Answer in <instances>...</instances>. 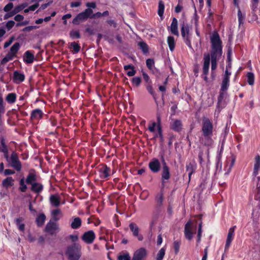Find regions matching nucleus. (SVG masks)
I'll return each instance as SVG.
<instances>
[{"label":"nucleus","mask_w":260,"mask_h":260,"mask_svg":"<svg viewBox=\"0 0 260 260\" xmlns=\"http://www.w3.org/2000/svg\"><path fill=\"white\" fill-rule=\"evenodd\" d=\"M212 44L211 54L205 53L203 57V78L207 81V75L209 72L210 56L211 58V70H215L217 68V61L219 59L222 54L221 41L219 35L214 32L211 37Z\"/></svg>","instance_id":"1"},{"label":"nucleus","mask_w":260,"mask_h":260,"mask_svg":"<svg viewBox=\"0 0 260 260\" xmlns=\"http://www.w3.org/2000/svg\"><path fill=\"white\" fill-rule=\"evenodd\" d=\"M213 129L212 121L207 117H203L202 127L203 136L200 139L201 143L205 145H210L212 143L211 137L213 135Z\"/></svg>","instance_id":"2"},{"label":"nucleus","mask_w":260,"mask_h":260,"mask_svg":"<svg viewBox=\"0 0 260 260\" xmlns=\"http://www.w3.org/2000/svg\"><path fill=\"white\" fill-rule=\"evenodd\" d=\"M81 246L76 243L68 246L66 254L69 260H78L81 256Z\"/></svg>","instance_id":"3"},{"label":"nucleus","mask_w":260,"mask_h":260,"mask_svg":"<svg viewBox=\"0 0 260 260\" xmlns=\"http://www.w3.org/2000/svg\"><path fill=\"white\" fill-rule=\"evenodd\" d=\"M93 13L91 9L87 8L83 12L77 14V15L73 19L72 23L74 24L78 25L81 22L84 21L88 18L90 19V16Z\"/></svg>","instance_id":"4"},{"label":"nucleus","mask_w":260,"mask_h":260,"mask_svg":"<svg viewBox=\"0 0 260 260\" xmlns=\"http://www.w3.org/2000/svg\"><path fill=\"white\" fill-rule=\"evenodd\" d=\"M197 224L193 223L191 220H189L185 225L184 235L185 238L191 240L192 239L193 235L196 233Z\"/></svg>","instance_id":"5"},{"label":"nucleus","mask_w":260,"mask_h":260,"mask_svg":"<svg viewBox=\"0 0 260 260\" xmlns=\"http://www.w3.org/2000/svg\"><path fill=\"white\" fill-rule=\"evenodd\" d=\"M181 33L186 44L191 48V42L189 39V26L185 21H183L181 24Z\"/></svg>","instance_id":"6"},{"label":"nucleus","mask_w":260,"mask_h":260,"mask_svg":"<svg viewBox=\"0 0 260 260\" xmlns=\"http://www.w3.org/2000/svg\"><path fill=\"white\" fill-rule=\"evenodd\" d=\"M10 165L15 169L17 171L19 172L21 170L22 165L20 161L17 154L13 151L11 155L10 161Z\"/></svg>","instance_id":"7"},{"label":"nucleus","mask_w":260,"mask_h":260,"mask_svg":"<svg viewBox=\"0 0 260 260\" xmlns=\"http://www.w3.org/2000/svg\"><path fill=\"white\" fill-rule=\"evenodd\" d=\"M161 162L162 164V169L161 172L162 183H165L164 180H168L170 178V169L167 165V163L163 157L161 158Z\"/></svg>","instance_id":"8"},{"label":"nucleus","mask_w":260,"mask_h":260,"mask_svg":"<svg viewBox=\"0 0 260 260\" xmlns=\"http://www.w3.org/2000/svg\"><path fill=\"white\" fill-rule=\"evenodd\" d=\"M95 238V234L92 230L85 232L81 237L82 240L86 244L92 243Z\"/></svg>","instance_id":"9"},{"label":"nucleus","mask_w":260,"mask_h":260,"mask_svg":"<svg viewBox=\"0 0 260 260\" xmlns=\"http://www.w3.org/2000/svg\"><path fill=\"white\" fill-rule=\"evenodd\" d=\"M99 172L101 179H106L111 175V169L106 165L103 164L99 169Z\"/></svg>","instance_id":"10"},{"label":"nucleus","mask_w":260,"mask_h":260,"mask_svg":"<svg viewBox=\"0 0 260 260\" xmlns=\"http://www.w3.org/2000/svg\"><path fill=\"white\" fill-rule=\"evenodd\" d=\"M149 167L153 173H157L160 169V163L158 159L153 158L149 163Z\"/></svg>","instance_id":"11"},{"label":"nucleus","mask_w":260,"mask_h":260,"mask_svg":"<svg viewBox=\"0 0 260 260\" xmlns=\"http://www.w3.org/2000/svg\"><path fill=\"white\" fill-rule=\"evenodd\" d=\"M146 249L144 248H140L135 252L133 260H143L146 257Z\"/></svg>","instance_id":"12"},{"label":"nucleus","mask_w":260,"mask_h":260,"mask_svg":"<svg viewBox=\"0 0 260 260\" xmlns=\"http://www.w3.org/2000/svg\"><path fill=\"white\" fill-rule=\"evenodd\" d=\"M23 59L27 64L32 63L35 60L34 51L27 50L24 53Z\"/></svg>","instance_id":"13"},{"label":"nucleus","mask_w":260,"mask_h":260,"mask_svg":"<svg viewBox=\"0 0 260 260\" xmlns=\"http://www.w3.org/2000/svg\"><path fill=\"white\" fill-rule=\"evenodd\" d=\"M44 113L40 109L33 110L30 113V120H40L43 118Z\"/></svg>","instance_id":"14"},{"label":"nucleus","mask_w":260,"mask_h":260,"mask_svg":"<svg viewBox=\"0 0 260 260\" xmlns=\"http://www.w3.org/2000/svg\"><path fill=\"white\" fill-rule=\"evenodd\" d=\"M236 226L232 227L230 229L229 231V233L228 234V237L226 241V243L225 245V250H227L230 246L231 243L233 240L234 235V231L235 228Z\"/></svg>","instance_id":"15"},{"label":"nucleus","mask_w":260,"mask_h":260,"mask_svg":"<svg viewBox=\"0 0 260 260\" xmlns=\"http://www.w3.org/2000/svg\"><path fill=\"white\" fill-rule=\"evenodd\" d=\"M13 81L16 84H19L25 80V75L23 73L15 71L13 73Z\"/></svg>","instance_id":"16"},{"label":"nucleus","mask_w":260,"mask_h":260,"mask_svg":"<svg viewBox=\"0 0 260 260\" xmlns=\"http://www.w3.org/2000/svg\"><path fill=\"white\" fill-rule=\"evenodd\" d=\"M50 204L54 207H58L60 205V197L57 194L50 196L49 198Z\"/></svg>","instance_id":"17"},{"label":"nucleus","mask_w":260,"mask_h":260,"mask_svg":"<svg viewBox=\"0 0 260 260\" xmlns=\"http://www.w3.org/2000/svg\"><path fill=\"white\" fill-rule=\"evenodd\" d=\"M72 221L71 223V228L76 230L79 229L82 225V220L79 217H73Z\"/></svg>","instance_id":"18"},{"label":"nucleus","mask_w":260,"mask_h":260,"mask_svg":"<svg viewBox=\"0 0 260 260\" xmlns=\"http://www.w3.org/2000/svg\"><path fill=\"white\" fill-rule=\"evenodd\" d=\"M44 186L42 184L35 182L31 185L30 190L34 193L39 194L43 190Z\"/></svg>","instance_id":"19"},{"label":"nucleus","mask_w":260,"mask_h":260,"mask_svg":"<svg viewBox=\"0 0 260 260\" xmlns=\"http://www.w3.org/2000/svg\"><path fill=\"white\" fill-rule=\"evenodd\" d=\"M37 180V175L35 171L33 170L32 172H29L25 179V182L28 185H31L32 184L36 182Z\"/></svg>","instance_id":"20"},{"label":"nucleus","mask_w":260,"mask_h":260,"mask_svg":"<svg viewBox=\"0 0 260 260\" xmlns=\"http://www.w3.org/2000/svg\"><path fill=\"white\" fill-rule=\"evenodd\" d=\"M131 231L133 232V235L137 237L139 241L143 240V237L142 235L139 234V229L136 224L131 223Z\"/></svg>","instance_id":"21"},{"label":"nucleus","mask_w":260,"mask_h":260,"mask_svg":"<svg viewBox=\"0 0 260 260\" xmlns=\"http://www.w3.org/2000/svg\"><path fill=\"white\" fill-rule=\"evenodd\" d=\"M58 227L56 223L51 222V221L48 223L45 228V231L49 234L52 235L54 231L57 229Z\"/></svg>","instance_id":"22"},{"label":"nucleus","mask_w":260,"mask_h":260,"mask_svg":"<svg viewBox=\"0 0 260 260\" xmlns=\"http://www.w3.org/2000/svg\"><path fill=\"white\" fill-rule=\"evenodd\" d=\"M170 30L171 32L176 36H179V32L178 30V21L176 18H173L172 22L170 26Z\"/></svg>","instance_id":"23"},{"label":"nucleus","mask_w":260,"mask_h":260,"mask_svg":"<svg viewBox=\"0 0 260 260\" xmlns=\"http://www.w3.org/2000/svg\"><path fill=\"white\" fill-rule=\"evenodd\" d=\"M260 168V156L257 155L255 158L253 174L254 176H257Z\"/></svg>","instance_id":"24"},{"label":"nucleus","mask_w":260,"mask_h":260,"mask_svg":"<svg viewBox=\"0 0 260 260\" xmlns=\"http://www.w3.org/2000/svg\"><path fill=\"white\" fill-rule=\"evenodd\" d=\"M24 218L22 217L17 218L15 220V223L16 226L18 227V230L21 232H23L25 230V224L22 223Z\"/></svg>","instance_id":"25"},{"label":"nucleus","mask_w":260,"mask_h":260,"mask_svg":"<svg viewBox=\"0 0 260 260\" xmlns=\"http://www.w3.org/2000/svg\"><path fill=\"white\" fill-rule=\"evenodd\" d=\"M235 6H236L238 8V21L239 23V25H241V24L243 23L244 20L245 19V15H243L240 9H239V7L238 6V3L237 2V0H233Z\"/></svg>","instance_id":"26"},{"label":"nucleus","mask_w":260,"mask_h":260,"mask_svg":"<svg viewBox=\"0 0 260 260\" xmlns=\"http://www.w3.org/2000/svg\"><path fill=\"white\" fill-rule=\"evenodd\" d=\"M46 220V216L44 213L39 215L36 219L37 225L39 227L42 226L45 223Z\"/></svg>","instance_id":"27"},{"label":"nucleus","mask_w":260,"mask_h":260,"mask_svg":"<svg viewBox=\"0 0 260 260\" xmlns=\"http://www.w3.org/2000/svg\"><path fill=\"white\" fill-rule=\"evenodd\" d=\"M14 180L12 177H8L2 182V184L4 187L8 188L14 185Z\"/></svg>","instance_id":"28"},{"label":"nucleus","mask_w":260,"mask_h":260,"mask_svg":"<svg viewBox=\"0 0 260 260\" xmlns=\"http://www.w3.org/2000/svg\"><path fill=\"white\" fill-rule=\"evenodd\" d=\"M171 128L175 131L179 132L182 128V123L180 120H175L171 124Z\"/></svg>","instance_id":"29"},{"label":"nucleus","mask_w":260,"mask_h":260,"mask_svg":"<svg viewBox=\"0 0 260 260\" xmlns=\"http://www.w3.org/2000/svg\"><path fill=\"white\" fill-rule=\"evenodd\" d=\"M16 94L15 93H9L6 97V100L9 104H13L16 101Z\"/></svg>","instance_id":"30"},{"label":"nucleus","mask_w":260,"mask_h":260,"mask_svg":"<svg viewBox=\"0 0 260 260\" xmlns=\"http://www.w3.org/2000/svg\"><path fill=\"white\" fill-rule=\"evenodd\" d=\"M8 150V146L6 143V140L4 136L0 137V152Z\"/></svg>","instance_id":"31"},{"label":"nucleus","mask_w":260,"mask_h":260,"mask_svg":"<svg viewBox=\"0 0 260 260\" xmlns=\"http://www.w3.org/2000/svg\"><path fill=\"white\" fill-rule=\"evenodd\" d=\"M69 48L73 49V53H77L80 51L81 47L78 43L73 42L70 44Z\"/></svg>","instance_id":"32"},{"label":"nucleus","mask_w":260,"mask_h":260,"mask_svg":"<svg viewBox=\"0 0 260 260\" xmlns=\"http://www.w3.org/2000/svg\"><path fill=\"white\" fill-rule=\"evenodd\" d=\"M235 161V159L234 158H232L231 162H230V160L226 161V166L225 170V172L224 173L225 175H228L230 173L231 169L234 164Z\"/></svg>","instance_id":"33"},{"label":"nucleus","mask_w":260,"mask_h":260,"mask_svg":"<svg viewBox=\"0 0 260 260\" xmlns=\"http://www.w3.org/2000/svg\"><path fill=\"white\" fill-rule=\"evenodd\" d=\"M20 49V44L18 42L15 43L13 46L11 47L10 50L9 52L11 54L16 56V53L18 52Z\"/></svg>","instance_id":"34"},{"label":"nucleus","mask_w":260,"mask_h":260,"mask_svg":"<svg viewBox=\"0 0 260 260\" xmlns=\"http://www.w3.org/2000/svg\"><path fill=\"white\" fill-rule=\"evenodd\" d=\"M6 111L5 103L4 99L2 95H0V125L2 123L1 121L2 116L1 114L4 113Z\"/></svg>","instance_id":"35"},{"label":"nucleus","mask_w":260,"mask_h":260,"mask_svg":"<svg viewBox=\"0 0 260 260\" xmlns=\"http://www.w3.org/2000/svg\"><path fill=\"white\" fill-rule=\"evenodd\" d=\"M169 49L171 51H173L175 46V39L172 36H169L167 39Z\"/></svg>","instance_id":"36"},{"label":"nucleus","mask_w":260,"mask_h":260,"mask_svg":"<svg viewBox=\"0 0 260 260\" xmlns=\"http://www.w3.org/2000/svg\"><path fill=\"white\" fill-rule=\"evenodd\" d=\"M117 260H130V256L127 252L121 251L117 256Z\"/></svg>","instance_id":"37"},{"label":"nucleus","mask_w":260,"mask_h":260,"mask_svg":"<svg viewBox=\"0 0 260 260\" xmlns=\"http://www.w3.org/2000/svg\"><path fill=\"white\" fill-rule=\"evenodd\" d=\"M14 55L8 52L5 57H4L1 60V64H5L8 61L12 60L14 57Z\"/></svg>","instance_id":"38"},{"label":"nucleus","mask_w":260,"mask_h":260,"mask_svg":"<svg viewBox=\"0 0 260 260\" xmlns=\"http://www.w3.org/2000/svg\"><path fill=\"white\" fill-rule=\"evenodd\" d=\"M70 37L72 39L81 38V35L79 30H72L69 34Z\"/></svg>","instance_id":"39"},{"label":"nucleus","mask_w":260,"mask_h":260,"mask_svg":"<svg viewBox=\"0 0 260 260\" xmlns=\"http://www.w3.org/2000/svg\"><path fill=\"white\" fill-rule=\"evenodd\" d=\"M19 184H20V187H19V189L20 190V191H21L22 192H25L27 190V187L25 183V181H24V178H22L20 179V180L19 181Z\"/></svg>","instance_id":"40"},{"label":"nucleus","mask_w":260,"mask_h":260,"mask_svg":"<svg viewBox=\"0 0 260 260\" xmlns=\"http://www.w3.org/2000/svg\"><path fill=\"white\" fill-rule=\"evenodd\" d=\"M138 45L144 53H146L148 52V46L144 42H140Z\"/></svg>","instance_id":"41"},{"label":"nucleus","mask_w":260,"mask_h":260,"mask_svg":"<svg viewBox=\"0 0 260 260\" xmlns=\"http://www.w3.org/2000/svg\"><path fill=\"white\" fill-rule=\"evenodd\" d=\"M165 9V5L162 1H160L158 4V14L160 17L162 16Z\"/></svg>","instance_id":"42"},{"label":"nucleus","mask_w":260,"mask_h":260,"mask_svg":"<svg viewBox=\"0 0 260 260\" xmlns=\"http://www.w3.org/2000/svg\"><path fill=\"white\" fill-rule=\"evenodd\" d=\"M247 82L250 85H252L254 81V76L253 73L249 72L247 74Z\"/></svg>","instance_id":"43"},{"label":"nucleus","mask_w":260,"mask_h":260,"mask_svg":"<svg viewBox=\"0 0 260 260\" xmlns=\"http://www.w3.org/2000/svg\"><path fill=\"white\" fill-rule=\"evenodd\" d=\"M61 213V211L59 209H56L52 211L51 215L55 221H57L59 218L57 216L58 214Z\"/></svg>","instance_id":"44"},{"label":"nucleus","mask_w":260,"mask_h":260,"mask_svg":"<svg viewBox=\"0 0 260 260\" xmlns=\"http://www.w3.org/2000/svg\"><path fill=\"white\" fill-rule=\"evenodd\" d=\"M253 243L255 245L260 247V234L259 233L254 234Z\"/></svg>","instance_id":"45"},{"label":"nucleus","mask_w":260,"mask_h":260,"mask_svg":"<svg viewBox=\"0 0 260 260\" xmlns=\"http://www.w3.org/2000/svg\"><path fill=\"white\" fill-rule=\"evenodd\" d=\"M165 254V249L161 248L157 254L156 260H162Z\"/></svg>","instance_id":"46"},{"label":"nucleus","mask_w":260,"mask_h":260,"mask_svg":"<svg viewBox=\"0 0 260 260\" xmlns=\"http://www.w3.org/2000/svg\"><path fill=\"white\" fill-rule=\"evenodd\" d=\"M27 3H23L21 5L16 7L14 9V11H15V12H16V14H17V13H19V12H20L23 9H24L27 6Z\"/></svg>","instance_id":"47"},{"label":"nucleus","mask_w":260,"mask_h":260,"mask_svg":"<svg viewBox=\"0 0 260 260\" xmlns=\"http://www.w3.org/2000/svg\"><path fill=\"white\" fill-rule=\"evenodd\" d=\"M228 68H231L230 64H229L228 66H226V70L225 71L224 75L223 77V80H225L229 82L230 81V76L231 75V73L229 72L228 70Z\"/></svg>","instance_id":"48"},{"label":"nucleus","mask_w":260,"mask_h":260,"mask_svg":"<svg viewBox=\"0 0 260 260\" xmlns=\"http://www.w3.org/2000/svg\"><path fill=\"white\" fill-rule=\"evenodd\" d=\"M258 182L257 184V191L255 195L256 200L260 201V177H258Z\"/></svg>","instance_id":"49"},{"label":"nucleus","mask_w":260,"mask_h":260,"mask_svg":"<svg viewBox=\"0 0 260 260\" xmlns=\"http://www.w3.org/2000/svg\"><path fill=\"white\" fill-rule=\"evenodd\" d=\"M174 248L175 249V253L177 254L179 251L180 246V241H175L173 243Z\"/></svg>","instance_id":"50"},{"label":"nucleus","mask_w":260,"mask_h":260,"mask_svg":"<svg viewBox=\"0 0 260 260\" xmlns=\"http://www.w3.org/2000/svg\"><path fill=\"white\" fill-rule=\"evenodd\" d=\"M53 1H50V2H48L47 3L43 4H42L40 7L39 8V9L37 10V12H40L42 10H43L45 9H46L50 5H51Z\"/></svg>","instance_id":"51"},{"label":"nucleus","mask_w":260,"mask_h":260,"mask_svg":"<svg viewBox=\"0 0 260 260\" xmlns=\"http://www.w3.org/2000/svg\"><path fill=\"white\" fill-rule=\"evenodd\" d=\"M202 222H201L199 225V229H198V240H197L198 243H199L200 241H201V235H202Z\"/></svg>","instance_id":"52"},{"label":"nucleus","mask_w":260,"mask_h":260,"mask_svg":"<svg viewBox=\"0 0 260 260\" xmlns=\"http://www.w3.org/2000/svg\"><path fill=\"white\" fill-rule=\"evenodd\" d=\"M39 28V26L36 25L28 26L22 29L23 31H30L34 29H36Z\"/></svg>","instance_id":"53"},{"label":"nucleus","mask_w":260,"mask_h":260,"mask_svg":"<svg viewBox=\"0 0 260 260\" xmlns=\"http://www.w3.org/2000/svg\"><path fill=\"white\" fill-rule=\"evenodd\" d=\"M229 86V82L222 80L221 86V90L224 91L228 89Z\"/></svg>","instance_id":"54"},{"label":"nucleus","mask_w":260,"mask_h":260,"mask_svg":"<svg viewBox=\"0 0 260 260\" xmlns=\"http://www.w3.org/2000/svg\"><path fill=\"white\" fill-rule=\"evenodd\" d=\"M13 4L12 3H9L6 5L4 8V11L6 12L10 11L13 8Z\"/></svg>","instance_id":"55"},{"label":"nucleus","mask_w":260,"mask_h":260,"mask_svg":"<svg viewBox=\"0 0 260 260\" xmlns=\"http://www.w3.org/2000/svg\"><path fill=\"white\" fill-rule=\"evenodd\" d=\"M15 22L13 20L8 21L6 25V28L8 30H10L14 26Z\"/></svg>","instance_id":"56"},{"label":"nucleus","mask_w":260,"mask_h":260,"mask_svg":"<svg viewBox=\"0 0 260 260\" xmlns=\"http://www.w3.org/2000/svg\"><path fill=\"white\" fill-rule=\"evenodd\" d=\"M141 79L140 77H135L132 79L133 84L136 86H138L140 84Z\"/></svg>","instance_id":"57"},{"label":"nucleus","mask_w":260,"mask_h":260,"mask_svg":"<svg viewBox=\"0 0 260 260\" xmlns=\"http://www.w3.org/2000/svg\"><path fill=\"white\" fill-rule=\"evenodd\" d=\"M16 14V12L13 10L12 11L10 12H8L4 15V19L5 20L8 19V18L14 16Z\"/></svg>","instance_id":"58"},{"label":"nucleus","mask_w":260,"mask_h":260,"mask_svg":"<svg viewBox=\"0 0 260 260\" xmlns=\"http://www.w3.org/2000/svg\"><path fill=\"white\" fill-rule=\"evenodd\" d=\"M86 6L87 8L89 9H95L96 7V3L95 2H88L86 4Z\"/></svg>","instance_id":"59"},{"label":"nucleus","mask_w":260,"mask_h":260,"mask_svg":"<svg viewBox=\"0 0 260 260\" xmlns=\"http://www.w3.org/2000/svg\"><path fill=\"white\" fill-rule=\"evenodd\" d=\"M154 61L152 59H148L146 60V65L147 67L151 69L154 64Z\"/></svg>","instance_id":"60"},{"label":"nucleus","mask_w":260,"mask_h":260,"mask_svg":"<svg viewBox=\"0 0 260 260\" xmlns=\"http://www.w3.org/2000/svg\"><path fill=\"white\" fill-rule=\"evenodd\" d=\"M0 153H3L4 154V157L6 158V159L7 160V161L8 162L10 161V157H9V150H8L0 152Z\"/></svg>","instance_id":"61"},{"label":"nucleus","mask_w":260,"mask_h":260,"mask_svg":"<svg viewBox=\"0 0 260 260\" xmlns=\"http://www.w3.org/2000/svg\"><path fill=\"white\" fill-rule=\"evenodd\" d=\"M102 16V13L98 12L95 13H92L90 16V19H95L96 18H100Z\"/></svg>","instance_id":"62"},{"label":"nucleus","mask_w":260,"mask_h":260,"mask_svg":"<svg viewBox=\"0 0 260 260\" xmlns=\"http://www.w3.org/2000/svg\"><path fill=\"white\" fill-rule=\"evenodd\" d=\"M146 88L148 91L153 96V98L155 99V94L153 91V88L151 85H148L146 87Z\"/></svg>","instance_id":"63"},{"label":"nucleus","mask_w":260,"mask_h":260,"mask_svg":"<svg viewBox=\"0 0 260 260\" xmlns=\"http://www.w3.org/2000/svg\"><path fill=\"white\" fill-rule=\"evenodd\" d=\"M23 19L24 16L20 14H17L14 17V20L18 22L22 21Z\"/></svg>","instance_id":"64"}]
</instances>
